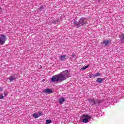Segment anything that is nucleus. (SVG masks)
Masks as SVG:
<instances>
[{
    "label": "nucleus",
    "instance_id": "obj_1",
    "mask_svg": "<svg viewBox=\"0 0 124 124\" xmlns=\"http://www.w3.org/2000/svg\"><path fill=\"white\" fill-rule=\"evenodd\" d=\"M70 71L68 70L63 71L57 75L53 76L51 78V81L53 83H59L65 81L66 79L69 78Z\"/></svg>",
    "mask_w": 124,
    "mask_h": 124
},
{
    "label": "nucleus",
    "instance_id": "obj_2",
    "mask_svg": "<svg viewBox=\"0 0 124 124\" xmlns=\"http://www.w3.org/2000/svg\"><path fill=\"white\" fill-rule=\"evenodd\" d=\"M74 25L77 27V28H79V27H82V26H85V25L88 24L87 22V19L84 17H81L78 21H76L74 19L73 22Z\"/></svg>",
    "mask_w": 124,
    "mask_h": 124
},
{
    "label": "nucleus",
    "instance_id": "obj_3",
    "mask_svg": "<svg viewBox=\"0 0 124 124\" xmlns=\"http://www.w3.org/2000/svg\"><path fill=\"white\" fill-rule=\"evenodd\" d=\"M89 102L91 106L93 105H96V106H98L101 103V101L94 100L93 98L89 99Z\"/></svg>",
    "mask_w": 124,
    "mask_h": 124
},
{
    "label": "nucleus",
    "instance_id": "obj_4",
    "mask_svg": "<svg viewBox=\"0 0 124 124\" xmlns=\"http://www.w3.org/2000/svg\"><path fill=\"white\" fill-rule=\"evenodd\" d=\"M6 41V36L3 34H0V45H3Z\"/></svg>",
    "mask_w": 124,
    "mask_h": 124
},
{
    "label": "nucleus",
    "instance_id": "obj_5",
    "mask_svg": "<svg viewBox=\"0 0 124 124\" xmlns=\"http://www.w3.org/2000/svg\"><path fill=\"white\" fill-rule=\"evenodd\" d=\"M82 117L83 118L82 119V122L83 123H89V120L92 119V116L87 114H84Z\"/></svg>",
    "mask_w": 124,
    "mask_h": 124
},
{
    "label": "nucleus",
    "instance_id": "obj_6",
    "mask_svg": "<svg viewBox=\"0 0 124 124\" xmlns=\"http://www.w3.org/2000/svg\"><path fill=\"white\" fill-rule=\"evenodd\" d=\"M42 92L45 93V94H48H48H50L51 93H53V91L52 89H50L49 88H46L43 90Z\"/></svg>",
    "mask_w": 124,
    "mask_h": 124
},
{
    "label": "nucleus",
    "instance_id": "obj_7",
    "mask_svg": "<svg viewBox=\"0 0 124 124\" xmlns=\"http://www.w3.org/2000/svg\"><path fill=\"white\" fill-rule=\"evenodd\" d=\"M9 81L10 82H14V81H16L17 79V76H10L8 78Z\"/></svg>",
    "mask_w": 124,
    "mask_h": 124
},
{
    "label": "nucleus",
    "instance_id": "obj_8",
    "mask_svg": "<svg viewBox=\"0 0 124 124\" xmlns=\"http://www.w3.org/2000/svg\"><path fill=\"white\" fill-rule=\"evenodd\" d=\"M111 41L110 40H105L103 42H102V44H104L105 46H107V45H109V44H111Z\"/></svg>",
    "mask_w": 124,
    "mask_h": 124
},
{
    "label": "nucleus",
    "instance_id": "obj_9",
    "mask_svg": "<svg viewBox=\"0 0 124 124\" xmlns=\"http://www.w3.org/2000/svg\"><path fill=\"white\" fill-rule=\"evenodd\" d=\"M58 101L60 104H62V103H63V102L65 101V99L64 97H62L59 98Z\"/></svg>",
    "mask_w": 124,
    "mask_h": 124
},
{
    "label": "nucleus",
    "instance_id": "obj_10",
    "mask_svg": "<svg viewBox=\"0 0 124 124\" xmlns=\"http://www.w3.org/2000/svg\"><path fill=\"white\" fill-rule=\"evenodd\" d=\"M119 38L120 39V43H121V44L124 43V34H121Z\"/></svg>",
    "mask_w": 124,
    "mask_h": 124
},
{
    "label": "nucleus",
    "instance_id": "obj_11",
    "mask_svg": "<svg viewBox=\"0 0 124 124\" xmlns=\"http://www.w3.org/2000/svg\"><path fill=\"white\" fill-rule=\"evenodd\" d=\"M65 58H66V56L63 55H61L59 59L61 61H62V62H63V61H64V60H65Z\"/></svg>",
    "mask_w": 124,
    "mask_h": 124
},
{
    "label": "nucleus",
    "instance_id": "obj_12",
    "mask_svg": "<svg viewBox=\"0 0 124 124\" xmlns=\"http://www.w3.org/2000/svg\"><path fill=\"white\" fill-rule=\"evenodd\" d=\"M103 81V79L102 78H98L96 80V82L97 83H99V84H101Z\"/></svg>",
    "mask_w": 124,
    "mask_h": 124
},
{
    "label": "nucleus",
    "instance_id": "obj_13",
    "mask_svg": "<svg viewBox=\"0 0 124 124\" xmlns=\"http://www.w3.org/2000/svg\"><path fill=\"white\" fill-rule=\"evenodd\" d=\"M61 17H59L57 20H53V24H60V21L61 20Z\"/></svg>",
    "mask_w": 124,
    "mask_h": 124
},
{
    "label": "nucleus",
    "instance_id": "obj_14",
    "mask_svg": "<svg viewBox=\"0 0 124 124\" xmlns=\"http://www.w3.org/2000/svg\"><path fill=\"white\" fill-rule=\"evenodd\" d=\"M44 7L43 5L41 6L39 8H38V10L39 11H43V9H44Z\"/></svg>",
    "mask_w": 124,
    "mask_h": 124
},
{
    "label": "nucleus",
    "instance_id": "obj_15",
    "mask_svg": "<svg viewBox=\"0 0 124 124\" xmlns=\"http://www.w3.org/2000/svg\"><path fill=\"white\" fill-rule=\"evenodd\" d=\"M38 115L37 113H34L33 114V118H35V119H37L38 118Z\"/></svg>",
    "mask_w": 124,
    "mask_h": 124
},
{
    "label": "nucleus",
    "instance_id": "obj_16",
    "mask_svg": "<svg viewBox=\"0 0 124 124\" xmlns=\"http://www.w3.org/2000/svg\"><path fill=\"white\" fill-rule=\"evenodd\" d=\"M52 123V120L48 119L47 120L46 122V124H51Z\"/></svg>",
    "mask_w": 124,
    "mask_h": 124
},
{
    "label": "nucleus",
    "instance_id": "obj_17",
    "mask_svg": "<svg viewBox=\"0 0 124 124\" xmlns=\"http://www.w3.org/2000/svg\"><path fill=\"white\" fill-rule=\"evenodd\" d=\"M89 66H90V65H87L86 66H85V67H83V68H81L82 70H85V69H87V68H88V67H89Z\"/></svg>",
    "mask_w": 124,
    "mask_h": 124
},
{
    "label": "nucleus",
    "instance_id": "obj_18",
    "mask_svg": "<svg viewBox=\"0 0 124 124\" xmlns=\"http://www.w3.org/2000/svg\"><path fill=\"white\" fill-rule=\"evenodd\" d=\"M93 77H94L95 78V76L94 74H91V75H89V78H92Z\"/></svg>",
    "mask_w": 124,
    "mask_h": 124
},
{
    "label": "nucleus",
    "instance_id": "obj_19",
    "mask_svg": "<svg viewBox=\"0 0 124 124\" xmlns=\"http://www.w3.org/2000/svg\"><path fill=\"white\" fill-rule=\"evenodd\" d=\"M37 115L38 117H40L41 116H42V112L41 111L38 112Z\"/></svg>",
    "mask_w": 124,
    "mask_h": 124
},
{
    "label": "nucleus",
    "instance_id": "obj_20",
    "mask_svg": "<svg viewBox=\"0 0 124 124\" xmlns=\"http://www.w3.org/2000/svg\"><path fill=\"white\" fill-rule=\"evenodd\" d=\"M101 75V74L100 73H97L95 74V77H98V76H100Z\"/></svg>",
    "mask_w": 124,
    "mask_h": 124
},
{
    "label": "nucleus",
    "instance_id": "obj_21",
    "mask_svg": "<svg viewBox=\"0 0 124 124\" xmlns=\"http://www.w3.org/2000/svg\"><path fill=\"white\" fill-rule=\"evenodd\" d=\"M7 94H8V93H7V91H5L4 92V95L5 96H7Z\"/></svg>",
    "mask_w": 124,
    "mask_h": 124
},
{
    "label": "nucleus",
    "instance_id": "obj_22",
    "mask_svg": "<svg viewBox=\"0 0 124 124\" xmlns=\"http://www.w3.org/2000/svg\"><path fill=\"white\" fill-rule=\"evenodd\" d=\"M3 98H4L3 95L2 94L0 95V99H3Z\"/></svg>",
    "mask_w": 124,
    "mask_h": 124
},
{
    "label": "nucleus",
    "instance_id": "obj_23",
    "mask_svg": "<svg viewBox=\"0 0 124 124\" xmlns=\"http://www.w3.org/2000/svg\"><path fill=\"white\" fill-rule=\"evenodd\" d=\"M2 12H3L2 8H0V15L1 14H2Z\"/></svg>",
    "mask_w": 124,
    "mask_h": 124
},
{
    "label": "nucleus",
    "instance_id": "obj_24",
    "mask_svg": "<svg viewBox=\"0 0 124 124\" xmlns=\"http://www.w3.org/2000/svg\"><path fill=\"white\" fill-rule=\"evenodd\" d=\"M2 90H3L2 87H0V91L1 92H2Z\"/></svg>",
    "mask_w": 124,
    "mask_h": 124
},
{
    "label": "nucleus",
    "instance_id": "obj_25",
    "mask_svg": "<svg viewBox=\"0 0 124 124\" xmlns=\"http://www.w3.org/2000/svg\"><path fill=\"white\" fill-rule=\"evenodd\" d=\"M72 57H75V55H73Z\"/></svg>",
    "mask_w": 124,
    "mask_h": 124
}]
</instances>
